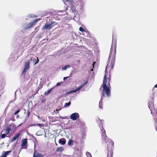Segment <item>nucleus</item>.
<instances>
[{
	"label": "nucleus",
	"mask_w": 157,
	"mask_h": 157,
	"mask_svg": "<svg viewBox=\"0 0 157 157\" xmlns=\"http://www.w3.org/2000/svg\"><path fill=\"white\" fill-rule=\"evenodd\" d=\"M116 52V44H112L110 55L109 58V60H110L111 59V61L110 64L109 63H108L106 67L105 74L103 81V83L101 86V87H102L103 88V90L102 92L101 99L99 102V107L100 108H102V100H103V98L105 97V94L106 93V95L108 97H109L110 96L109 88L110 87V82L111 80V76L110 74L108 75V73L107 71V70L110 68V69L111 70L113 68Z\"/></svg>",
	"instance_id": "obj_1"
},
{
	"label": "nucleus",
	"mask_w": 157,
	"mask_h": 157,
	"mask_svg": "<svg viewBox=\"0 0 157 157\" xmlns=\"http://www.w3.org/2000/svg\"><path fill=\"white\" fill-rule=\"evenodd\" d=\"M154 101H151L148 103V107L151 111V114L153 115L154 119H157V109L155 108L153 104Z\"/></svg>",
	"instance_id": "obj_2"
},
{
	"label": "nucleus",
	"mask_w": 157,
	"mask_h": 157,
	"mask_svg": "<svg viewBox=\"0 0 157 157\" xmlns=\"http://www.w3.org/2000/svg\"><path fill=\"white\" fill-rule=\"evenodd\" d=\"M101 136L102 140L103 141H105L106 143H108V144L107 149L109 147V144L110 142H112L113 143V148H114V142H113L111 141L110 139L106 135L105 133V131L104 129L103 128V126L102 127V128H101Z\"/></svg>",
	"instance_id": "obj_3"
},
{
	"label": "nucleus",
	"mask_w": 157,
	"mask_h": 157,
	"mask_svg": "<svg viewBox=\"0 0 157 157\" xmlns=\"http://www.w3.org/2000/svg\"><path fill=\"white\" fill-rule=\"evenodd\" d=\"M109 146L107 157H113V143L110 142Z\"/></svg>",
	"instance_id": "obj_4"
},
{
	"label": "nucleus",
	"mask_w": 157,
	"mask_h": 157,
	"mask_svg": "<svg viewBox=\"0 0 157 157\" xmlns=\"http://www.w3.org/2000/svg\"><path fill=\"white\" fill-rule=\"evenodd\" d=\"M55 22L51 21V23H46L43 26L42 29V30H50L52 28V27L55 25H52Z\"/></svg>",
	"instance_id": "obj_5"
},
{
	"label": "nucleus",
	"mask_w": 157,
	"mask_h": 157,
	"mask_svg": "<svg viewBox=\"0 0 157 157\" xmlns=\"http://www.w3.org/2000/svg\"><path fill=\"white\" fill-rule=\"evenodd\" d=\"M30 60H29L27 62H26L25 65V68L23 71L22 75H25V74L27 71H28L29 69L30 66Z\"/></svg>",
	"instance_id": "obj_6"
},
{
	"label": "nucleus",
	"mask_w": 157,
	"mask_h": 157,
	"mask_svg": "<svg viewBox=\"0 0 157 157\" xmlns=\"http://www.w3.org/2000/svg\"><path fill=\"white\" fill-rule=\"evenodd\" d=\"M27 139H24L22 140L21 149H27Z\"/></svg>",
	"instance_id": "obj_7"
},
{
	"label": "nucleus",
	"mask_w": 157,
	"mask_h": 157,
	"mask_svg": "<svg viewBox=\"0 0 157 157\" xmlns=\"http://www.w3.org/2000/svg\"><path fill=\"white\" fill-rule=\"evenodd\" d=\"M79 117L78 114L75 113L71 114L70 116V118L73 121H75L79 118Z\"/></svg>",
	"instance_id": "obj_8"
},
{
	"label": "nucleus",
	"mask_w": 157,
	"mask_h": 157,
	"mask_svg": "<svg viewBox=\"0 0 157 157\" xmlns=\"http://www.w3.org/2000/svg\"><path fill=\"white\" fill-rule=\"evenodd\" d=\"M42 154L39 153L37 151L34 150L33 157H42Z\"/></svg>",
	"instance_id": "obj_9"
},
{
	"label": "nucleus",
	"mask_w": 157,
	"mask_h": 157,
	"mask_svg": "<svg viewBox=\"0 0 157 157\" xmlns=\"http://www.w3.org/2000/svg\"><path fill=\"white\" fill-rule=\"evenodd\" d=\"M34 26V24L32 22H31L27 25L25 29H29L33 27Z\"/></svg>",
	"instance_id": "obj_10"
},
{
	"label": "nucleus",
	"mask_w": 157,
	"mask_h": 157,
	"mask_svg": "<svg viewBox=\"0 0 157 157\" xmlns=\"http://www.w3.org/2000/svg\"><path fill=\"white\" fill-rule=\"evenodd\" d=\"M11 130V125H9L6 128V135H8L10 133V131Z\"/></svg>",
	"instance_id": "obj_11"
},
{
	"label": "nucleus",
	"mask_w": 157,
	"mask_h": 157,
	"mask_svg": "<svg viewBox=\"0 0 157 157\" xmlns=\"http://www.w3.org/2000/svg\"><path fill=\"white\" fill-rule=\"evenodd\" d=\"M20 135V133H18L16 134L15 136L11 140V142H13L15 140L17 139H18Z\"/></svg>",
	"instance_id": "obj_12"
},
{
	"label": "nucleus",
	"mask_w": 157,
	"mask_h": 157,
	"mask_svg": "<svg viewBox=\"0 0 157 157\" xmlns=\"http://www.w3.org/2000/svg\"><path fill=\"white\" fill-rule=\"evenodd\" d=\"M59 143L61 144V145H64L66 143V140L64 138H62L60 139L59 140Z\"/></svg>",
	"instance_id": "obj_13"
},
{
	"label": "nucleus",
	"mask_w": 157,
	"mask_h": 157,
	"mask_svg": "<svg viewBox=\"0 0 157 157\" xmlns=\"http://www.w3.org/2000/svg\"><path fill=\"white\" fill-rule=\"evenodd\" d=\"M73 3L72 2L70 3L71 9L73 12H75L76 11V9L75 6L73 5Z\"/></svg>",
	"instance_id": "obj_14"
},
{
	"label": "nucleus",
	"mask_w": 157,
	"mask_h": 157,
	"mask_svg": "<svg viewBox=\"0 0 157 157\" xmlns=\"http://www.w3.org/2000/svg\"><path fill=\"white\" fill-rule=\"evenodd\" d=\"M63 150H64L62 146H61L59 147H58L56 149V151H57L60 152H62L63 151Z\"/></svg>",
	"instance_id": "obj_15"
},
{
	"label": "nucleus",
	"mask_w": 157,
	"mask_h": 157,
	"mask_svg": "<svg viewBox=\"0 0 157 157\" xmlns=\"http://www.w3.org/2000/svg\"><path fill=\"white\" fill-rule=\"evenodd\" d=\"M48 117L50 120V122H54L56 121V119L53 117L48 116Z\"/></svg>",
	"instance_id": "obj_16"
},
{
	"label": "nucleus",
	"mask_w": 157,
	"mask_h": 157,
	"mask_svg": "<svg viewBox=\"0 0 157 157\" xmlns=\"http://www.w3.org/2000/svg\"><path fill=\"white\" fill-rule=\"evenodd\" d=\"M54 88V87H53L51 89H50L49 90H48V91L47 93H46V92H45L44 93L45 95H48L49 94H50L52 90L53 89V88Z\"/></svg>",
	"instance_id": "obj_17"
},
{
	"label": "nucleus",
	"mask_w": 157,
	"mask_h": 157,
	"mask_svg": "<svg viewBox=\"0 0 157 157\" xmlns=\"http://www.w3.org/2000/svg\"><path fill=\"white\" fill-rule=\"evenodd\" d=\"M41 19L40 18H38L37 19H36L34 20L32 22L35 25V24L40 20Z\"/></svg>",
	"instance_id": "obj_18"
},
{
	"label": "nucleus",
	"mask_w": 157,
	"mask_h": 157,
	"mask_svg": "<svg viewBox=\"0 0 157 157\" xmlns=\"http://www.w3.org/2000/svg\"><path fill=\"white\" fill-rule=\"evenodd\" d=\"M83 86V85H81L80 86L78 87L77 88L76 90H75V92H76L79 90H80L82 87Z\"/></svg>",
	"instance_id": "obj_19"
},
{
	"label": "nucleus",
	"mask_w": 157,
	"mask_h": 157,
	"mask_svg": "<svg viewBox=\"0 0 157 157\" xmlns=\"http://www.w3.org/2000/svg\"><path fill=\"white\" fill-rule=\"evenodd\" d=\"M37 59H33V61H34V65H35L39 61V60L38 59L37 57Z\"/></svg>",
	"instance_id": "obj_20"
},
{
	"label": "nucleus",
	"mask_w": 157,
	"mask_h": 157,
	"mask_svg": "<svg viewBox=\"0 0 157 157\" xmlns=\"http://www.w3.org/2000/svg\"><path fill=\"white\" fill-rule=\"evenodd\" d=\"M73 143L74 141L73 140H69L68 142V144L69 145H71Z\"/></svg>",
	"instance_id": "obj_21"
},
{
	"label": "nucleus",
	"mask_w": 157,
	"mask_h": 157,
	"mask_svg": "<svg viewBox=\"0 0 157 157\" xmlns=\"http://www.w3.org/2000/svg\"><path fill=\"white\" fill-rule=\"evenodd\" d=\"M71 104V102L70 101H69L68 103H66L64 105V107H67L68 106L70 105Z\"/></svg>",
	"instance_id": "obj_22"
},
{
	"label": "nucleus",
	"mask_w": 157,
	"mask_h": 157,
	"mask_svg": "<svg viewBox=\"0 0 157 157\" xmlns=\"http://www.w3.org/2000/svg\"><path fill=\"white\" fill-rule=\"evenodd\" d=\"M75 92L74 90H72L71 91H69L68 92H67V93L66 94H70L71 93H73Z\"/></svg>",
	"instance_id": "obj_23"
},
{
	"label": "nucleus",
	"mask_w": 157,
	"mask_h": 157,
	"mask_svg": "<svg viewBox=\"0 0 157 157\" xmlns=\"http://www.w3.org/2000/svg\"><path fill=\"white\" fill-rule=\"evenodd\" d=\"M11 151H6L4 153V154L7 156Z\"/></svg>",
	"instance_id": "obj_24"
},
{
	"label": "nucleus",
	"mask_w": 157,
	"mask_h": 157,
	"mask_svg": "<svg viewBox=\"0 0 157 157\" xmlns=\"http://www.w3.org/2000/svg\"><path fill=\"white\" fill-rule=\"evenodd\" d=\"M70 67V66L69 65H67L64 66V69L66 70L67 68H69Z\"/></svg>",
	"instance_id": "obj_25"
},
{
	"label": "nucleus",
	"mask_w": 157,
	"mask_h": 157,
	"mask_svg": "<svg viewBox=\"0 0 157 157\" xmlns=\"http://www.w3.org/2000/svg\"><path fill=\"white\" fill-rule=\"evenodd\" d=\"M79 30L80 31L82 32H84L85 31V29L83 28L82 27H80L79 28Z\"/></svg>",
	"instance_id": "obj_26"
},
{
	"label": "nucleus",
	"mask_w": 157,
	"mask_h": 157,
	"mask_svg": "<svg viewBox=\"0 0 157 157\" xmlns=\"http://www.w3.org/2000/svg\"><path fill=\"white\" fill-rule=\"evenodd\" d=\"M6 134H2L1 136V138L2 139L4 138L6 136Z\"/></svg>",
	"instance_id": "obj_27"
},
{
	"label": "nucleus",
	"mask_w": 157,
	"mask_h": 157,
	"mask_svg": "<svg viewBox=\"0 0 157 157\" xmlns=\"http://www.w3.org/2000/svg\"><path fill=\"white\" fill-rule=\"evenodd\" d=\"M30 114V112L29 110H28L27 111V115L28 117L29 116V114Z\"/></svg>",
	"instance_id": "obj_28"
},
{
	"label": "nucleus",
	"mask_w": 157,
	"mask_h": 157,
	"mask_svg": "<svg viewBox=\"0 0 157 157\" xmlns=\"http://www.w3.org/2000/svg\"><path fill=\"white\" fill-rule=\"evenodd\" d=\"M20 112V110L19 109L17 110L14 113V115H16L17 114Z\"/></svg>",
	"instance_id": "obj_29"
},
{
	"label": "nucleus",
	"mask_w": 157,
	"mask_h": 157,
	"mask_svg": "<svg viewBox=\"0 0 157 157\" xmlns=\"http://www.w3.org/2000/svg\"><path fill=\"white\" fill-rule=\"evenodd\" d=\"M39 28V26L36 27L35 28V32L36 33L37 32L38 30H39V29L38 28Z\"/></svg>",
	"instance_id": "obj_30"
},
{
	"label": "nucleus",
	"mask_w": 157,
	"mask_h": 157,
	"mask_svg": "<svg viewBox=\"0 0 157 157\" xmlns=\"http://www.w3.org/2000/svg\"><path fill=\"white\" fill-rule=\"evenodd\" d=\"M0 157H6V156L4 154V153H3L2 154Z\"/></svg>",
	"instance_id": "obj_31"
},
{
	"label": "nucleus",
	"mask_w": 157,
	"mask_h": 157,
	"mask_svg": "<svg viewBox=\"0 0 157 157\" xmlns=\"http://www.w3.org/2000/svg\"><path fill=\"white\" fill-rule=\"evenodd\" d=\"M61 84V83L60 82H58L57 83L56 86H57L60 85Z\"/></svg>",
	"instance_id": "obj_32"
},
{
	"label": "nucleus",
	"mask_w": 157,
	"mask_h": 157,
	"mask_svg": "<svg viewBox=\"0 0 157 157\" xmlns=\"http://www.w3.org/2000/svg\"><path fill=\"white\" fill-rule=\"evenodd\" d=\"M46 99H45L44 98V99H42L41 102L42 103H44Z\"/></svg>",
	"instance_id": "obj_33"
},
{
	"label": "nucleus",
	"mask_w": 157,
	"mask_h": 157,
	"mask_svg": "<svg viewBox=\"0 0 157 157\" xmlns=\"http://www.w3.org/2000/svg\"><path fill=\"white\" fill-rule=\"evenodd\" d=\"M69 76H67V77H64L63 78V79L64 80H65V79L68 78H69Z\"/></svg>",
	"instance_id": "obj_34"
},
{
	"label": "nucleus",
	"mask_w": 157,
	"mask_h": 157,
	"mask_svg": "<svg viewBox=\"0 0 157 157\" xmlns=\"http://www.w3.org/2000/svg\"><path fill=\"white\" fill-rule=\"evenodd\" d=\"M87 82H87V81H86V82H85V83H84V84H82L81 85H83V86H84V85L86 84H87Z\"/></svg>",
	"instance_id": "obj_35"
},
{
	"label": "nucleus",
	"mask_w": 157,
	"mask_h": 157,
	"mask_svg": "<svg viewBox=\"0 0 157 157\" xmlns=\"http://www.w3.org/2000/svg\"><path fill=\"white\" fill-rule=\"evenodd\" d=\"M95 63H96V62H94V63L93 64V68H94V65L95 64Z\"/></svg>",
	"instance_id": "obj_36"
},
{
	"label": "nucleus",
	"mask_w": 157,
	"mask_h": 157,
	"mask_svg": "<svg viewBox=\"0 0 157 157\" xmlns=\"http://www.w3.org/2000/svg\"><path fill=\"white\" fill-rule=\"evenodd\" d=\"M60 109H56V111H57L58 112Z\"/></svg>",
	"instance_id": "obj_37"
},
{
	"label": "nucleus",
	"mask_w": 157,
	"mask_h": 157,
	"mask_svg": "<svg viewBox=\"0 0 157 157\" xmlns=\"http://www.w3.org/2000/svg\"><path fill=\"white\" fill-rule=\"evenodd\" d=\"M154 87L157 88V84L155 85Z\"/></svg>",
	"instance_id": "obj_38"
},
{
	"label": "nucleus",
	"mask_w": 157,
	"mask_h": 157,
	"mask_svg": "<svg viewBox=\"0 0 157 157\" xmlns=\"http://www.w3.org/2000/svg\"><path fill=\"white\" fill-rule=\"evenodd\" d=\"M155 129L157 132V127H156V126H155Z\"/></svg>",
	"instance_id": "obj_39"
},
{
	"label": "nucleus",
	"mask_w": 157,
	"mask_h": 157,
	"mask_svg": "<svg viewBox=\"0 0 157 157\" xmlns=\"http://www.w3.org/2000/svg\"><path fill=\"white\" fill-rule=\"evenodd\" d=\"M37 125L39 126H41V125L40 124H38Z\"/></svg>",
	"instance_id": "obj_40"
},
{
	"label": "nucleus",
	"mask_w": 157,
	"mask_h": 157,
	"mask_svg": "<svg viewBox=\"0 0 157 157\" xmlns=\"http://www.w3.org/2000/svg\"><path fill=\"white\" fill-rule=\"evenodd\" d=\"M94 70L93 68H92L90 71H93Z\"/></svg>",
	"instance_id": "obj_41"
},
{
	"label": "nucleus",
	"mask_w": 157,
	"mask_h": 157,
	"mask_svg": "<svg viewBox=\"0 0 157 157\" xmlns=\"http://www.w3.org/2000/svg\"><path fill=\"white\" fill-rule=\"evenodd\" d=\"M55 144H56V145H57V144L56 143Z\"/></svg>",
	"instance_id": "obj_42"
},
{
	"label": "nucleus",
	"mask_w": 157,
	"mask_h": 157,
	"mask_svg": "<svg viewBox=\"0 0 157 157\" xmlns=\"http://www.w3.org/2000/svg\"><path fill=\"white\" fill-rule=\"evenodd\" d=\"M153 98H152V100H153Z\"/></svg>",
	"instance_id": "obj_43"
},
{
	"label": "nucleus",
	"mask_w": 157,
	"mask_h": 157,
	"mask_svg": "<svg viewBox=\"0 0 157 157\" xmlns=\"http://www.w3.org/2000/svg\"><path fill=\"white\" fill-rule=\"evenodd\" d=\"M101 121H102L101 120H100Z\"/></svg>",
	"instance_id": "obj_44"
},
{
	"label": "nucleus",
	"mask_w": 157,
	"mask_h": 157,
	"mask_svg": "<svg viewBox=\"0 0 157 157\" xmlns=\"http://www.w3.org/2000/svg\"><path fill=\"white\" fill-rule=\"evenodd\" d=\"M17 157H20L19 156H17Z\"/></svg>",
	"instance_id": "obj_45"
},
{
	"label": "nucleus",
	"mask_w": 157,
	"mask_h": 157,
	"mask_svg": "<svg viewBox=\"0 0 157 157\" xmlns=\"http://www.w3.org/2000/svg\"><path fill=\"white\" fill-rule=\"evenodd\" d=\"M112 40H113V37Z\"/></svg>",
	"instance_id": "obj_46"
}]
</instances>
